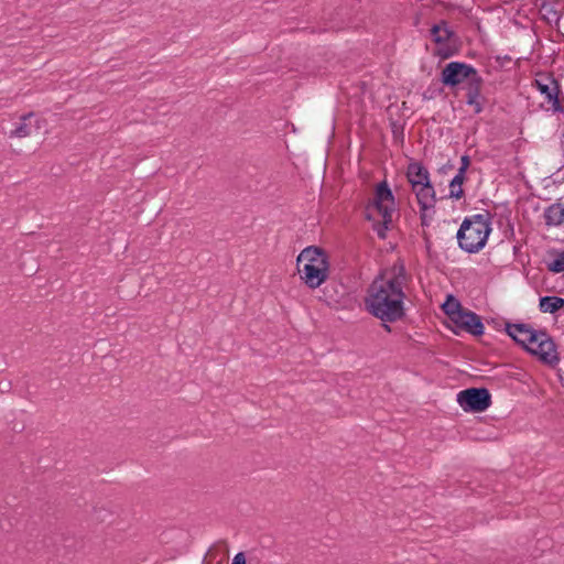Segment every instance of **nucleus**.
<instances>
[{
	"label": "nucleus",
	"instance_id": "f257e3e1",
	"mask_svg": "<svg viewBox=\"0 0 564 564\" xmlns=\"http://www.w3.org/2000/svg\"><path fill=\"white\" fill-rule=\"evenodd\" d=\"M405 269L397 263L386 269L368 290L366 308L383 322H395L404 315Z\"/></svg>",
	"mask_w": 564,
	"mask_h": 564
},
{
	"label": "nucleus",
	"instance_id": "f03ea898",
	"mask_svg": "<svg viewBox=\"0 0 564 564\" xmlns=\"http://www.w3.org/2000/svg\"><path fill=\"white\" fill-rule=\"evenodd\" d=\"M507 333L541 362L551 367L558 364L557 347L552 337L545 332L536 330L524 324H514L507 326Z\"/></svg>",
	"mask_w": 564,
	"mask_h": 564
},
{
	"label": "nucleus",
	"instance_id": "7ed1b4c3",
	"mask_svg": "<svg viewBox=\"0 0 564 564\" xmlns=\"http://www.w3.org/2000/svg\"><path fill=\"white\" fill-rule=\"evenodd\" d=\"M366 215L381 238H384L386 231L393 227L398 216L397 202L386 182L376 185L366 206Z\"/></svg>",
	"mask_w": 564,
	"mask_h": 564
},
{
	"label": "nucleus",
	"instance_id": "20e7f679",
	"mask_svg": "<svg viewBox=\"0 0 564 564\" xmlns=\"http://www.w3.org/2000/svg\"><path fill=\"white\" fill-rule=\"evenodd\" d=\"M329 265L328 254L316 246L304 248L296 258L300 279L311 289L321 286L328 279Z\"/></svg>",
	"mask_w": 564,
	"mask_h": 564
},
{
	"label": "nucleus",
	"instance_id": "39448f33",
	"mask_svg": "<svg viewBox=\"0 0 564 564\" xmlns=\"http://www.w3.org/2000/svg\"><path fill=\"white\" fill-rule=\"evenodd\" d=\"M490 231L489 216L474 215L463 221L457 232V240L462 249L467 252H477L485 246Z\"/></svg>",
	"mask_w": 564,
	"mask_h": 564
},
{
	"label": "nucleus",
	"instance_id": "423d86ee",
	"mask_svg": "<svg viewBox=\"0 0 564 564\" xmlns=\"http://www.w3.org/2000/svg\"><path fill=\"white\" fill-rule=\"evenodd\" d=\"M406 178L423 210L424 218L425 214L431 210L436 203V193L431 184L429 171L420 162H410L406 169Z\"/></svg>",
	"mask_w": 564,
	"mask_h": 564
},
{
	"label": "nucleus",
	"instance_id": "0eeeda50",
	"mask_svg": "<svg viewBox=\"0 0 564 564\" xmlns=\"http://www.w3.org/2000/svg\"><path fill=\"white\" fill-rule=\"evenodd\" d=\"M456 402L464 412L481 413L491 405V393L485 388H468L456 394Z\"/></svg>",
	"mask_w": 564,
	"mask_h": 564
},
{
	"label": "nucleus",
	"instance_id": "6e6552de",
	"mask_svg": "<svg viewBox=\"0 0 564 564\" xmlns=\"http://www.w3.org/2000/svg\"><path fill=\"white\" fill-rule=\"evenodd\" d=\"M46 119L33 112L19 117L14 128L9 132V138L23 139L31 137L35 132H46Z\"/></svg>",
	"mask_w": 564,
	"mask_h": 564
},
{
	"label": "nucleus",
	"instance_id": "1a4fd4ad",
	"mask_svg": "<svg viewBox=\"0 0 564 564\" xmlns=\"http://www.w3.org/2000/svg\"><path fill=\"white\" fill-rule=\"evenodd\" d=\"M432 36L437 45L436 53L442 57H449L456 52V39L446 24L435 25L432 29Z\"/></svg>",
	"mask_w": 564,
	"mask_h": 564
},
{
	"label": "nucleus",
	"instance_id": "9d476101",
	"mask_svg": "<svg viewBox=\"0 0 564 564\" xmlns=\"http://www.w3.org/2000/svg\"><path fill=\"white\" fill-rule=\"evenodd\" d=\"M454 324V332H468L473 335H480L484 332V326L479 318L471 312L463 310L458 316L451 321Z\"/></svg>",
	"mask_w": 564,
	"mask_h": 564
},
{
	"label": "nucleus",
	"instance_id": "9b49d317",
	"mask_svg": "<svg viewBox=\"0 0 564 564\" xmlns=\"http://www.w3.org/2000/svg\"><path fill=\"white\" fill-rule=\"evenodd\" d=\"M473 68L464 63L452 62L443 69L442 80L445 85L455 86L467 79Z\"/></svg>",
	"mask_w": 564,
	"mask_h": 564
},
{
	"label": "nucleus",
	"instance_id": "f8f14e48",
	"mask_svg": "<svg viewBox=\"0 0 564 564\" xmlns=\"http://www.w3.org/2000/svg\"><path fill=\"white\" fill-rule=\"evenodd\" d=\"M465 161V158H463ZM467 163L464 162L463 166L458 170V173L454 176V178L449 183V194L448 197L452 199H460L464 197L463 184L465 182V170Z\"/></svg>",
	"mask_w": 564,
	"mask_h": 564
},
{
	"label": "nucleus",
	"instance_id": "ddd939ff",
	"mask_svg": "<svg viewBox=\"0 0 564 564\" xmlns=\"http://www.w3.org/2000/svg\"><path fill=\"white\" fill-rule=\"evenodd\" d=\"M545 221L550 226H558L564 221V205L553 204L544 214Z\"/></svg>",
	"mask_w": 564,
	"mask_h": 564
},
{
	"label": "nucleus",
	"instance_id": "4468645a",
	"mask_svg": "<svg viewBox=\"0 0 564 564\" xmlns=\"http://www.w3.org/2000/svg\"><path fill=\"white\" fill-rule=\"evenodd\" d=\"M539 306L543 313H554L564 306V299L558 296H544L540 299Z\"/></svg>",
	"mask_w": 564,
	"mask_h": 564
},
{
	"label": "nucleus",
	"instance_id": "2eb2a0df",
	"mask_svg": "<svg viewBox=\"0 0 564 564\" xmlns=\"http://www.w3.org/2000/svg\"><path fill=\"white\" fill-rule=\"evenodd\" d=\"M443 311L448 316L449 321L455 319L458 314L464 310L460 303L453 296H448L445 303L442 305Z\"/></svg>",
	"mask_w": 564,
	"mask_h": 564
},
{
	"label": "nucleus",
	"instance_id": "dca6fc26",
	"mask_svg": "<svg viewBox=\"0 0 564 564\" xmlns=\"http://www.w3.org/2000/svg\"><path fill=\"white\" fill-rule=\"evenodd\" d=\"M538 89L546 96L549 100H552L556 95V87L551 82L550 84H543L540 80L535 82Z\"/></svg>",
	"mask_w": 564,
	"mask_h": 564
},
{
	"label": "nucleus",
	"instance_id": "f3484780",
	"mask_svg": "<svg viewBox=\"0 0 564 564\" xmlns=\"http://www.w3.org/2000/svg\"><path fill=\"white\" fill-rule=\"evenodd\" d=\"M550 271L560 273L564 271V252L557 253L555 259L547 264Z\"/></svg>",
	"mask_w": 564,
	"mask_h": 564
},
{
	"label": "nucleus",
	"instance_id": "a211bd4d",
	"mask_svg": "<svg viewBox=\"0 0 564 564\" xmlns=\"http://www.w3.org/2000/svg\"><path fill=\"white\" fill-rule=\"evenodd\" d=\"M501 66L506 67L508 72H514L516 69V62L510 57H505L501 62Z\"/></svg>",
	"mask_w": 564,
	"mask_h": 564
},
{
	"label": "nucleus",
	"instance_id": "6ab92c4d",
	"mask_svg": "<svg viewBox=\"0 0 564 564\" xmlns=\"http://www.w3.org/2000/svg\"><path fill=\"white\" fill-rule=\"evenodd\" d=\"M231 564H246L245 554L243 553L236 554Z\"/></svg>",
	"mask_w": 564,
	"mask_h": 564
},
{
	"label": "nucleus",
	"instance_id": "aec40b11",
	"mask_svg": "<svg viewBox=\"0 0 564 564\" xmlns=\"http://www.w3.org/2000/svg\"><path fill=\"white\" fill-rule=\"evenodd\" d=\"M512 230H513V229H512V226H511V224H510V220H509V219H507V226H506L505 235L508 237L509 235H511V234H512Z\"/></svg>",
	"mask_w": 564,
	"mask_h": 564
}]
</instances>
